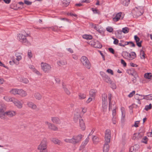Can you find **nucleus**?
<instances>
[{
  "label": "nucleus",
  "instance_id": "nucleus-35",
  "mask_svg": "<svg viewBox=\"0 0 152 152\" xmlns=\"http://www.w3.org/2000/svg\"><path fill=\"white\" fill-rule=\"evenodd\" d=\"M34 96L36 99L38 100H40L42 98V95L38 92H36L34 94Z\"/></svg>",
  "mask_w": 152,
  "mask_h": 152
},
{
  "label": "nucleus",
  "instance_id": "nucleus-58",
  "mask_svg": "<svg viewBox=\"0 0 152 152\" xmlns=\"http://www.w3.org/2000/svg\"><path fill=\"white\" fill-rule=\"evenodd\" d=\"M107 72L108 73L111 74V75H113V72L112 70L110 69H108L107 70Z\"/></svg>",
  "mask_w": 152,
  "mask_h": 152
},
{
  "label": "nucleus",
  "instance_id": "nucleus-31",
  "mask_svg": "<svg viewBox=\"0 0 152 152\" xmlns=\"http://www.w3.org/2000/svg\"><path fill=\"white\" fill-rule=\"evenodd\" d=\"M108 143L105 142L103 148V152H108L109 147Z\"/></svg>",
  "mask_w": 152,
  "mask_h": 152
},
{
  "label": "nucleus",
  "instance_id": "nucleus-50",
  "mask_svg": "<svg viewBox=\"0 0 152 152\" xmlns=\"http://www.w3.org/2000/svg\"><path fill=\"white\" fill-rule=\"evenodd\" d=\"M152 107V105L151 104H150L149 105H146L145 106V109L146 111H148V110L151 109Z\"/></svg>",
  "mask_w": 152,
  "mask_h": 152
},
{
  "label": "nucleus",
  "instance_id": "nucleus-2",
  "mask_svg": "<svg viewBox=\"0 0 152 152\" xmlns=\"http://www.w3.org/2000/svg\"><path fill=\"white\" fill-rule=\"evenodd\" d=\"M29 36V34H19L18 35V39L20 42L25 43L27 46H29L31 43L26 38L27 37Z\"/></svg>",
  "mask_w": 152,
  "mask_h": 152
},
{
  "label": "nucleus",
  "instance_id": "nucleus-30",
  "mask_svg": "<svg viewBox=\"0 0 152 152\" xmlns=\"http://www.w3.org/2000/svg\"><path fill=\"white\" fill-rule=\"evenodd\" d=\"M57 64L60 66L66 65L67 64L66 61L65 60H60L57 62Z\"/></svg>",
  "mask_w": 152,
  "mask_h": 152
},
{
  "label": "nucleus",
  "instance_id": "nucleus-12",
  "mask_svg": "<svg viewBox=\"0 0 152 152\" xmlns=\"http://www.w3.org/2000/svg\"><path fill=\"white\" fill-rule=\"evenodd\" d=\"M111 131L109 129L106 130L105 135V141L106 143H109L111 138Z\"/></svg>",
  "mask_w": 152,
  "mask_h": 152
},
{
  "label": "nucleus",
  "instance_id": "nucleus-11",
  "mask_svg": "<svg viewBox=\"0 0 152 152\" xmlns=\"http://www.w3.org/2000/svg\"><path fill=\"white\" fill-rule=\"evenodd\" d=\"M16 114V112L14 110H9L5 113L4 116L3 118H1V119H4L6 118V115L10 118H12Z\"/></svg>",
  "mask_w": 152,
  "mask_h": 152
},
{
  "label": "nucleus",
  "instance_id": "nucleus-24",
  "mask_svg": "<svg viewBox=\"0 0 152 152\" xmlns=\"http://www.w3.org/2000/svg\"><path fill=\"white\" fill-rule=\"evenodd\" d=\"M137 95L143 96V97L142 99H145L146 100H152V94H150L148 95H142L138 94H136Z\"/></svg>",
  "mask_w": 152,
  "mask_h": 152
},
{
  "label": "nucleus",
  "instance_id": "nucleus-6",
  "mask_svg": "<svg viewBox=\"0 0 152 152\" xmlns=\"http://www.w3.org/2000/svg\"><path fill=\"white\" fill-rule=\"evenodd\" d=\"M107 96L106 94H103L102 95V107L103 111H104L107 107Z\"/></svg>",
  "mask_w": 152,
  "mask_h": 152
},
{
  "label": "nucleus",
  "instance_id": "nucleus-25",
  "mask_svg": "<svg viewBox=\"0 0 152 152\" xmlns=\"http://www.w3.org/2000/svg\"><path fill=\"white\" fill-rule=\"evenodd\" d=\"M90 136V134H89L88 137L85 139V140L82 142V144L80 146V148H84L86 145L87 144L89 141V136Z\"/></svg>",
  "mask_w": 152,
  "mask_h": 152
},
{
  "label": "nucleus",
  "instance_id": "nucleus-7",
  "mask_svg": "<svg viewBox=\"0 0 152 152\" xmlns=\"http://www.w3.org/2000/svg\"><path fill=\"white\" fill-rule=\"evenodd\" d=\"M41 66L42 70L45 73H49L51 70L50 65L46 63L42 62Z\"/></svg>",
  "mask_w": 152,
  "mask_h": 152
},
{
  "label": "nucleus",
  "instance_id": "nucleus-47",
  "mask_svg": "<svg viewBox=\"0 0 152 152\" xmlns=\"http://www.w3.org/2000/svg\"><path fill=\"white\" fill-rule=\"evenodd\" d=\"M20 81L25 83H28L29 82V80L26 78H22L20 80Z\"/></svg>",
  "mask_w": 152,
  "mask_h": 152
},
{
  "label": "nucleus",
  "instance_id": "nucleus-54",
  "mask_svg": "<svg viewBox=\"0 0 152 152\" xmlns=\"http://www.w3.org/2000/svg\"><path fill=\"white\" fill-rule=\"evenodd\" d=\"M106 30L107 31L111 32L113 31V29L111 27H108L106 28Z\"/></svg>",
  "mask_w": 152,
  "mask_h": 152
},
{
  "label": "nucleus",
  "instance_id": "nucleus-22",
  "mask_svg": "<svg viewBox=\"0 0 152 152\" xmlns=\"http://www.w3.org/2000/svg\"><path fill=\"white\" fill-rule=\"evenodd\" d=\"M81 119L80 114L79 113H77L75 114L74 120L75 122H77L78 121H80Z\"/></svg>",
  "mask_w": 152,
  "mask_h": 152
},
{
  "label": "nucleus",
  "instance_id": "nucleus-57",
  "mask_svg": "<svg viewBox=\"0 0 152 152\" xmlns=\"http://www.w3.org/2000/svg\"><path fill=\"white\" fill-rule=\"evenodd\" d=\"M28 57L29 58H30L32 57V54L31 50H28Z\"/></svg>",
  "mask_w": 152,
  "mask_h": 152
},
{
  "label": "nucleus",
  "instance_id": "nucleus-23",
  "mask_svg": "<svg viewBox=\"0 0 152 152\" xmlns=\"http://www.w3.org/2000/svg\"><path fill=\"white\" fill-rule=\"evenodd\" d=\"M139 147V145L137 144L131 147L129 150L130 152H135L138 150Z\"/></svg>",
  "mask_w": 152,
  "mask_h": 152
},
{
  "label": "nucleus",
  "instance_id": "nucleus-4",
  "mask_svg": "<svg viewBox=\"0 0 152 152\" xmlns=\"http://www.w3.org/2000/svg\"><path fill=\"white\" fill-rule=\"evenodd\" d=\"M47 140L46 138H44L38 146L37 149L39 150H47Z\"/></svg>",
  "mask_w": 152,
  "mask_h": 152
},
{
  "label": "nucleus",
  "instance_id": "nucleus-16",
  "mask_svg": "<svg viewBox=\"0 0 152 152\" xmlns=\"http://www.w3.org/2000/svg\"><path fill=\"white\" fill-rule=\"evenodd\" d=\"M137 7L135 8L132 11V13L135 17H138L142 14V12Z\"/></svg>",
  "mask_w": 152,
  "mask_h": 152
},
{
  "label": "nucleus",
  "instance_id": "nucleus-52",
  "mask_svg": "<svg viewBox=\"0 0 152 152\" xmlns=\"http://www.w3.org/2000/svg\"><path fill=\"white\" fill-rule=\"evenodd\" d=\"M94 27V28L98 31L100 32V30H99V26L98 25L95 24Z\"/></svg>",
  "mask_w": 152,
  "mask_h": 152
},
{
  "label": "nucleus",
  "instance_id": "nucleus-19",
  "mask_svg": "<svg viewBox=\"0 0 152 152\" xmlns=\"http://www.w3.org/2000/svg\"><path fill=\"white\" fill-rule=\"evenodd\" d=\"M134 38L137 45L139 47H141L142 46L141 43L142 42V41H140V38L137 35H135L134 36Z\"/></svg>",
  "mask_w": 152,
  "mask_h": 152
},
{
  "label": "nucleus",
  "instance_id": "nucleus-34",
  "mask_svg": "<svg viewBox=\"0 0 152 152\" xmlns=\"http://www.w3.org/2000/svg\"><path fill=\"white\" fill-rule=\"evenodd\" d=\"M128 57L129 58L128 59L132 60L136 57V53L134 52H132L131 53H129V55H128Z\"/></svg>",
  "mask_w": 152,
  "mask_h": 152
},
{
  "label": "nucleus",
  "instance_id": "nucleus-28",
  "mask_svg": "<svg viewBox=\"0 0 152 152\" xmlns=\"http://www.w3.org/2000/svg\"><path fill=\"white\" fill-rule=\"evenodd\" d=\"M51 141L54 143L58 145H61L62 144L61 142L57 139L53 138L51 139Z\"/></svg>",
  "mask_w": 152,
  "mask_h": 152
},
{
  "label": "nucleus",
  "instance_id": "nucleus-15",
  "mask_svg": "<svg viewBox=\"0 0 152 152\" xmlns=\"http://www.w3.org/2000/svg\"><path fill=\"white\" fill-rule=\"evenodd\" d=\"M90 44L95 48H101L102 46L100 43L97 41L92 40L90 42Z\"/></svg>",
  "mask_w": 152,
  "mask_h": 152
},
{
  "label": "nucleus",
  "instance_id": "nucleus-20",
  "mask_svg": "<svg viewBox=\"0 0 152 152\" xmlns=\"http://www.w3.org/2000/svg\"><path fill=\"white\" fill-rule=\"evenodd\" d=\"M97 92V90L95 89H91L89 91V94L91 97L94 98L96 95Z\"/></svg>",
  "mask_w": 152,
  "mask_h": 152
},
{
  "label": "nucleus",
  "instance_id": "nucleus-3",
  "mask_svg": "<svg viewBox=\"0 0 152 152\" xmlns=\"http://www.w3.org/2000/svg\"><path fill=\"white\" fill-rule=\"evenodd\" d=\"M112 95L110 94H109L108 95V99L109 100V110L110 109L113 110L112 115L113 117H115L116 115V105L114 102H111Z\"/></svg>",
  "mask_w": 152,
  "mask_h": 152
},
{
  "label": "nucleus",
  "instance_id": "nucleus-14",
  "mask_svg": "<svg viewBox=\"0 0 152 152\" xmlns=\"http://www.w3.org/2000/svg\"><path fill=\"white\" fill-rule=\"evenodd\" d=\"M46 125L48 126V129L54 131H56L58 130V129L54 124L49 122L48 121H46L45 122Z\"/></svg>",
  "mask_w": 152,
  "mask_h": 152
},
{
  "label": "nucleus",
  "instance_id": "nucleus-44",
  "mask_svg": "<svg viewBox=\"0 0 152 152\" xmlns=\"http://www.w3.org/2000/svg\"><path fill=\"white\" fill-rule=\"evenodd\" d=\"M83 38L87 39H91L92 38L91 35H84L83 36Z\"/></svg>",
  "mask_w": 152,
  "mask_h": 152
},
{
  "label": "nucleus",
  "instance_id": "nucleus-36",
  "mask_svg": "<svg viewBox=\"0 0 152 152\" xmlns=\"http://www.w3.org/2000/svg\"><path fill=\"white\" fill-rule=\"evenodd\" d=\"M127 73L132 75H134L136 74V73L133 69L127 70Z\"/></svg>",
  "mask_w": 152,
  "mask_h": 152
},
{
  "label": "nucleus",
  "instance_id": "nucleus-40",
  "mask_svg": "<svg viewBox=\"0 0 152 152\" xmlns=\"http://www.w3.org/2000/svg\"><path fill=\"white\" fill-rule=\"evenodd\" d=\"M122 56L125 58L127 59H129V58L128 57V55H129V53L126 52L124 51L122 52Z\"/></svg>",
  "mask_w": 152,
  "mask_h": 152
},
{
  "label": "nucleus",
  "instance_id": "nucleus-26",
  "mask_svg": "<svg viewBox=\"0 0 152 152\" xmlns=\"http://www.w3.org/2000/svg\"><path fill=\"white\" fill-rule=\"evenodd\" d=\"M15 98L13 97H11L10 96H6L4 97V99L6 102H13V100H14Z\"/></svg>",
  "mask_w": 152,
  "mask_h": 152
},
{
  "label": "nucleus",
  "instance_id": "nucleus-41",
  "mask_svg": "<svg viewBox=\"0 0 152 152\" xmlns=\"http://www.w3.org/2000/svg\"><path fill=\"white\" fill-rule=\"evenodd\" d=\"M152 77V75L151 73H145L144 75L145 78L148 79H150Z\"/></svg>",
  "mask_w": 152,
  "mask_h": 152
},
{
  "label": "nucleus",
  "instance_id": "nucleus-8",
  "mask_svg": "<svg viewBox=\"0 0 152 152\" xmlns=\"http://www.w3.org/2000/svg\"><path fill=\"white\" fill-rule=\"evenodd\" d=\"M7 106L3 102H0V118H3L4 116L5 111L6 110Z\"/></svg>",
  "mask_w": 152,
  "mask_h": 152
},
{
  "label": "nucleus",
  "instance_id": "nucleus-43",
  "mask_svg": "<svg viewBox=\"0 0 152 152\" xmlns=\"http://www.w3.org/2000/svg\"><path fill=\"white\" fill-rule=\"evenodd\" d=\"M70 1L69 0H63V4L64 6L67 7L69 4Z\"/></svg>",
  "mask_w": 152,
  "mask_h": 152
},
{
  "label": "nucleus",
  "instance_id": "nucleus-45",
  "mask_svg": "<svg viewBox=\"0 0 152 152\" xmlns=\"http://www.w3.org/2000/svg\"><path fill=\"white\" fill-rule=\"evenodd\" d=\"M63 88L64 91L65 92L66 94L68 95H69L70 94V92L69 91L68 89L66 86L63 85Z\"/></svg>",
  "mask_w": 152,
  "mask_h": 152
},
{
  "label": "nucleus",
  "instance_id": "nucleus-37",
  "mask_svg": "<svg viewBox=\"0 0 152 152\" xmlns=\"http://www.w3.org/2000/svg\"><path fill=\"white\" fill-rule=\"evenodd\" d=\"M130 0H121V3L124 6H127L129 3Z\"/></svg>",
  "mask_w": 152,
  "mask_h": 152
},
{
  "label": "nucleus",
  "instance_id": "nucleus-56",
  "mask_svg": "<svg viewBox=\"0 0 152 152\" xmlns=\"http://www.w3.org/2000/svg\"><path fill=\"white\" fill-rule=\"evenodd\" d=\"M33 72L38 75H42L36 69Z\"/></svg>",
  "mask_w": 152,
  "mask_h": 152
},
{
  "label": "nucleus",
  "instance_id": "nucleus-32",
  "mask_svg": "<svg viewBox=\"0 0 152 152\" xmlns=\"http://www.w3.org/2000/svg\"><path fill=\"white\" fill-rule=\"evenodd\" d=\"M79 121L81 129L83 130H84L85 129V126L83 120L81 119Z\"/></svg>",
  "mask_w": 152,
  "mask_h": 152
},
{
  "label": "nucleus",
  "instance_id": "nucleus-55",
  "mask_svg": "<svg viewBox=\"0 0 152 152\" xmlns=\"http://www.w3.org/2000/svg\"><path fill=\"white\" fill-rule=\"evenodd\" d=\"M111 85V87L113 89H115L116 88V86L115 84L112 81V83L110 84Z\"/></svg>",
  "mask_w": 152,
  "mask_h": 152
},
{
  "label": "nucleus",
  "instance_id": "nucleus-51",
  "mask_svg": "<svg viewBox=\"0 0 152 152\" xmlns=\"http://www.w3.org/2000/svg\"><path fill=\"white\" fill-rule=\"evenodd\" d=\"M121 110L122 112V116L123 118H124L125 116V112L124 108L123 107H121Z\"/></svg>",
  "mask_w": 152,
  "mask_h": 152
},
{
  "label": "nucleus",
  "instance_id": "nucleus-13",
  "mask_svg": "<svg viewBox=\"0 0 152 152\" xmlns=\"http://www.w3.org/2000/svg\"><path fill=\"white\" fill-rule=\"evenodd\" d=\"M13 103L15 106L18 109H21L23 107V102L22 101H20L15 98L13 100Z\"/></svg>",
  "mask_w": 152,
  "mask_h": 152
},
{
  "label": "nucleus",
  "instance_id": "nucleus-60",
  "mask_svg": "<svg viewBox=\"0 0 152 152\" xmlns=\"http://www.w3.org/2000/svg\"><path fill=\"white\" fill-rule=\"evenodd\" d=\"M121 63L124 66H126V64L123 59L121 60Z\"/></svg>",
  "mask_w": 152,
  "mask_h": 152
},
{
  "label": "nucleus",
  "instance_id": "nucleus-46",
  "mask_svg": "<svg viewBox=\"0 0 152 152\" xmlns=\"http://www.w3.org/2000/svg\"><path fill=\"white\" fill-rule=\"evenodd\" d=\"M86 95L82 93H80L79 95V98L80 99H83L86 98Z\"/></svg>",
  "mask_w": 152,
  "mask_h": 152
},
{
  "label": "nucleus",
  "instance_id": "nucleus-29",
  "mask_svg": "<svg viewBox=\"0 0 152 152\" xmlns=\"http://www.w3.org/2000/svg\"><path fill=\"white\" fill-rule=\"evenodd\" d=\"M121 16V13L119 12L117 14L115 17L113 18V21L117 22L118 21L119 19Z\"/></svg>",
  "mask_w": 152,
  "mask_h": 152
},
{
  "label": "nucleus",
  "instance_id": "nucleus-1",
  "mask_svg": "<svg viewBox=\"0 0 152 152\" xmlns=\"http://www.w3.org/2000/svg\"><path fill=\"white\" fill-rule=\"evenodd\" d=\"M82 136L81 134L73 135L70 138H65L64 141L67 143L76 145L79 143L82 140Z\"/></svg>",
  "mask_w": 152,
  "mask_h": 152
},
{
  "label": "nucleus",
  "instance_id": "nucleus-10",
  "mask_svg": "<svg viewBox=\"0 0 152 152\" xmlns=\"http://www.w3.org/2000/svg\"><path fill=\"white\" fill-rule=\"evenodd\" d=\"M22 54L20 53H16L15 54L16 58L15 59L14 58H12V61L14 64L17 65H18L19 63V61L21 60Z\"/></svg>",
  "mask_w": 152,
  "mask_h": 152
},
{
  "label": "nucleus",
  "instance_id": "nucleus-49",
  "mask_svg": "<svg viewBox=\"0 0 152 152\" xmlns=\"http://www.w3.org/2000/svg\"><path fill=\"white\" fill-rule=\"evenodd\" d=\"M148 141V139L147 137L146 136L142 138L141 142H142L144 143L145 144H147V143Z\"/></svg>",
  "mask_w": 152,
  "mask_h": 152
},
{
  "label": "nucleus",
  "instance_id": "nucleus-63",
  "mask_svg": "<svg viewBox=\"0 0 152 152\" xmlns=\"http://www.w3.org/2000/svg\"><path fill=\"white\" fill-rule=\"evenodd\" d=\"M128 42V44H130L131 47H135V45L133 42Z\"/></svg>",
  "mask_w": 152,
  "mask_h": 152
},
{
  "label": "nucleus",
  "instance_id": "nucleus-17",
  "mask_svg": "<svg viewBox=\"0 0 152 152\" xmlns=\"http://www.w3.org/2000/svg\"><path fill=\"white\" fill-rule=\"evenodd\" d=\"M143 135V134L142 133H134L132 137V139L134 140H140L141 138Z\"/></svg>",
  "mask_w": 152,
  "mask_h": 152
},
{
  "label": "nucleus",
  "instance_id": "nucleus-48",
  "mask_svg": "<svg viewBox=\"0 0 152 152\" xmlns=\"http://www.w3.org/2000/svg\"><path fill=\"white\" fill-rule=\"evenodd\" d=\"M129 30V29L127 27H125V28H123L122 29V31L124 34H126L128 33Z\"/></svg>",
  "mask_w": 152,
  "mask_h": 152
},
{
  "label": "nucleus",
  "instance_id": "nucleus-62",
  "mask_svg": "<svg viewBox=\"0 0 152 152\" xmlns=\"http://www.w3.org/2000/svg\"><path fill=\"white\" fill-rule=\"evenodd\" d=\"M112 122L114 124H115L116 122V119L115 117H113L112 118Z\"/></svg>",
  "mask_w": 152,
  "mask_h": 152
},
{
  "label": "nucleus",
  "instance_id": "nucleus-59",
  "mask_svg": "<svg viewBox=\"0 0 152 152\" xmlns=\"http://www.w3.org/2000/svg\"><path fill=\"white\" fill-rule=\"evenodd\" d=\"M135 91H133L132 92L130 93V94L128 95V96L129 97H131L133 95L135 94Z\"/></svg>",
  "mask_w": 152,
  "mask_h": 152
},
{
  "label": "nucleus",
  "instance_id": "nucleus-5",
  "mask_svg": "<svg viewBox=\"0 0 152 152\" xmlns=\"http://www.w3.org/2000/svg\"><path fill=\"white\" fill-rule=\"evenodd\" d=\"M80 61L83 65L86 68L90 69L91 67V64L88 58L85 56L81 57Z\"/></svg>",
  "mask_w": 152,
  "mask_h": 152
},
{
  "label": "nucleus",
  "instance_id": "nucleus-64",
  "mask_svg": "<svg viewBox=\"0 0 152 152\" xmlns=\"http://www.w3.org/2000/svg\"><path fill=\"white\" fill-rule=\"evenodd\" d=\"M139 123V121H137L135 122L134 124V126L136 127H137L138 126V124Z\"/></svg>",
  "mask_w": 152,
  "mask_h": 152
},
{
  "label": "nucleus",
  "instance_id": "nucleus-18",
  "mask_svg": "<svg viewBox=\"0 0 152 152\" xmlns=\"http://www.w3.org/2000/svg\"><path fill=\"white\" fill-rule=\"evenodd\" d=\"M27 105L29 107L33 110H36L37 107L36 104L30 101H28L27 102Z\"/></svg>",
  "mask_w": 152,
  "mask_h": 152
},
{
  "label": "nucleus",
  "instance_id": "nucleus-53",
  "mask_svg": "<svg viewBox=\"0 0 152 152\" xmlns=\"http://www.w3.org/2000/svg\"><path fill=\"white\" fill-rule=\"evenodd\" d=\"M67 15H70L71 16H74L75 17V19H76L77 18V15L75 14H73L72 13H69V12H68L67 13Z\"/></svg>",
  "mask_w": 152,
  "mask_h": 152
},
{
  "label": "nucleus",
  "instance_id": "nucleus-33",
  "mask_svg": "<svg viewBox=\"0 0 152 152\" xmlns=\"http://www.w3.org/2000/svg\"><path fill=\"white\" fill-rule=\"evenodd\" d=\"M19 90L16 88H12L10 91V93L14 95L18 94Z\"/></svg>",
  "mask_w": 152,
  "mask_h": 152
},
{
  "label": "nucleus",
  "instance_id": "nucleus-9",
  "mask_svg": "<svg viewBox=\"0 0 152 152\" xmlns=\"http://www.w3.org/2000/svg\"><path fill=\"white\" fill-rule=\"evenodd\" d=\"M100 73L103 80L109 84H111L112 83V80L110 79V77L105 73L102 72H100Z\"/></svg>",
  "mask_w": 152,
  "mask_h": 152
},
{
  "label": "nucleus",
  "instance_id": "nucleus-42",
  "mask_svg": "<svg viewBox=\"0 0 152 152\" xmlns=\"http://www.w3.org/2000/svg\"><path fill=\"white\" fill-rule=\"evenodd\" d=\"M140 58L142 59H144L145 58V54L144 52L142 50H140Z\"/></svg>",
  "mask_w": 152,
  "mask_h": 152
},
{
  "label": "nucleus",
  "instance_id": "nucleus-21",
  "mask_svg": "<svg viewBox=\"0 0 152 152\" xmlns=\"http://www.w3.org/2000/svg\"><path fill=\"white\" fill-rule=\"evenodd\" d=\"M51 120L54 124H60L61 123L60 120L57 117H52L51 118Z\"/></svg>",
  "mask_w": 152,
  "mask_h": 152
},
{
  "label": "nucleus",
  "instance_id": "nucleus-39",
  "mask_svg": "<svg viewBox=\"0 0 152 152\" xmlns=\"http://www.w3.org/2000/svg\"><path fill=\"white\" fill-rule=\"evenodd\" d=\"M94 144H96L99 141V138L97 136H95L92 138Z\"/></svg>",
  "mask_w": 152,
  "mask_h": 152
},
{
  "label": "nucleus",
  "instance_id": "nucleus-38",
  "mask_svg": "<svg viewBox=\"0 0 152 152\" xmlns=\"http://www.w3.org/2000/svg\"><path fill=\"white\" fill-rule=\"evenodd\" d=\"M128 45V42H125L123 40H121L120 42L118 43L119 45L123 47H124L125 46Z\"/></svg>",
  "mask_w": 152,
  "mask_h": 152
},
{
  "label": "nucleus",
  "instance_id": "nucleus-27",
  "mask_svg": "<svg viewBox=\"0 0 152 152\" xmlns=\"http://www.w3.org/2000/svg\"><path fill=\"white\" fill-rule=\"evenodd\" d=\"M18 94L22 97H25L27 95L26 92L22 89L19 90Z\"/></svg>",
  "mask_w": 152,
  "mask_h": 152
},
{
  "label": "nucleus",
  "instance_id": "nucleus-61",
  "mask_svg": "<svg viewBox=\"0 0 152 152\" xmlns=\"http://www.w3.org/2000/svg\"><path fill=\"white\" fill-rule=\"evenodd\" d=\"M24 3L28 5H30L31 4V2H30L27 0H25L24 1Z\"/></svg>",
  "mask_w": 152,
  "mask_h": 152
}]
</instances>
